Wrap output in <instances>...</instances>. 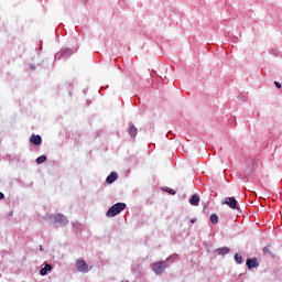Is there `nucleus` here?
I'll list each match as a JSON object with an SVG mask.
<instances>
[{
    "mask_svg": "<svg viewBox=\"0 0 282 282\" xmlns=\"http://www.w3.org/2000/svg\"><path fill=\"white\" fill-rule=\"evenodd\" d=\"M151 268L155 274H162L164 270L169 268V265L166 264V261H158V262H153L151 264Z\"/></svg>",
    "mask_w": 282,
    "mask_h": 282,
    "instance_id": "3",
    "label": "nucleus"
},
{
    "mask_svg": "<svg viewBox=\"0 0 282 282\" xmlns=\"http://www.w3.org/2000/svg\"><path fill=\"white\" fill-rule=\"evenodd\" d=\"M0 199H6V194H3L2 192H0Z\"/></svg>",
    "mask_w": 282,
    "mask_h": 282,
    "instance_id": "19",
    "label": "nucleus"
},
{
    "mask_svg": "<svg viewBox=\"0 0 282 282\" xmlns=\"http://www.w3.org/2000/svg\"><path fill=\"white\" fill-rule=\"evenodd\" d=\"M217 252H218V254L224 257V256L228 254V252H230V249L228 247H223V248L217 249Z\"/></svg>",
    "mask_w": 282,
    "mask_h": 282,
    "instance_id": "11",
    "label": "nucleus"
},
{
    "mask_svg": "<svg viewBox=\"0 0 282 282\" xmlns=\"http://www.w3.org/2000/svg\"><path fill=\"white\" fill-rule=\"evenodd\" d=\"M124 208H127V204L117 203L108 209L106 215H107V217H116V215H120V213H122V210H124Z\"/></svg>",
    "mask_w": 282,
    "mask_h": 282,
    "instance_id": "1",
    "label": "nucleus"
},
{
    "mask_svg": "<svg viewBox=\"0 0 282 282\" xmlns=\"http://www.w3.org/2000/svg\"><path fill=\"white\" fill-rule=\"evenodd\" d=\"M30 142H32V144H35V147H41V144L43 143V139L39 134H32L30 137Z\"/></svg>",
    "mask_w": 282,
    "mask_h": 282,
    "instance_id": "6",
    "label": "nucleus"
},
{
    "mask_svg": "<svg viewBox=\"0 0 282 282\" xmlns=\"http://www.w3.org/2000/svg\"><path fill=\"white\" fill-rule=\"evenodd\" d=\"M129 134L131 135V138H135V135H138V128L132 124L129 129Z\"/></svg>",
    "mask_w": 282,
    "mask_h": 282,
    "instance_id": "12",
    "label": "nucleus"
},
{
    "mask_svg": "<svg viewBox=\"0 0 282 282\" xmlns=\"http://www.w3.org/2000/svg\"><path fill=\"white\" fill-rule=\"evenodd\" d=\"M274 85H275V87H276L278 89H281V83L274 82Z\"/></svg>",
    "mask_w": 282,
    "mask_h": 282,
    "instance_id": "18",
    "label": "nucleus"
},
{
    "mask_svg": "<svg viewBox=\"0 0 282 282\" xmlns=\"http://www.w3.org/2000/svg\"><path fill=\"white\" fill-rule=\"evenodd\" d=\"M163 191H165V193H170V195H175V189L171 187H163Z\"/></svg>",
    "mask_w": 282,
    "mask_h": 282,
    "instance_id": "16",
    "label": "nucleus"
},
{
    "mask_svg": "<svg viewBox=\"0 0 282 282\" xmlns=\"http://www.w3.org/2000/svg\"><path fill=\"white\" fill-rule=\"evenodd\" d=\"M40 250H43V246H40Z\"/></svg>",
    "mask_w": 282,
    "mask_h": 282,
    "instance_id": "22",
    "label": "nucleus"
},
{
    "mask_svg": "<svg viewBox=\"0 0 282 282\" xmlns=\"http://www.w3.org/2000/svg\"><path fill=\"white\" fill-rule=\"evenodd\" d=\"M76 268H77L78 272H87V270L89 269V267L87 265V262H85V260H77Z\"/></svg>",
    "mask_w": 282,
    "mask_h": 282,
    "instance_id": "5",
    "label": "nucleus"
},
{
    "mask_svg": "<svg viewBox=\"0 0 282 282\" xmlns=\"http://www.w3.org/2000/svg\"><path fill=\"white\" fill-rule=\"evenodd\" d=\"M43 162H47V156L41 155L36 159V164H43Z\"/></svg>",
    "mask_w": 282,
    "mask_h": 282,
    "instance_id": "14",
    "label": "nucleus"
},
{
    "mask_svg": "<svg viewBox=\"0 0 282 282\" xmlns=\"http://www.w3.org/2000/svg\"><path fill=\"white\" fill-rule=\"evenodd\" d=\"M247 267L249 270H252V268H259V260H257V258H248Z\"/></svg>",
    "mask_w": 282,
    "mask_h": 282,
    "instance_id": "7",
    "label": "nucleus"
},
{
    "mask_svg": "<svg viewBox=\"0 0 282 282\" xmlns=\"http://www.w3.org/2000/svg\"><path fill=\"white\" fill-rule=\"evenodd\" d=\"M48 219L54 226H56V224H58V226H67V224H69V220L63 214L51 215L48 216Z\"/></svg>",
    "mask_w": 282,
    "mask_h": 282,
    "instance_id": "2",
    "label": "nucleus"
},
{
    "mask_svg": "<svg viewBox=\"0 0 282 282\" xmlns=\"http://www.w3.org/2000/svg\"><path fill=\"white\" fill-rule=\"evenodd\" d=\"M210 221H212V224H218L219 223V216H217V214H212L210 215Z\"/></svg>",
    "mask_w": 282,
    "mask_h": 282,
    "instance_id": "13",
    "label": "nucleus"
},
{
    "mask_svg": "<svg viewBox=\"0 0 282 282\" xmlns=\"http://www.w3.org/2000/svg\"><path fill=\"white\" fill-rule=\"evenodd\" d=\"M235 261L239 264L243 263V258L239 254V253H236L235 254Z\"/></svg>",
    "mask_w": 282,
    "mask_h": 282,
    "instance_id": "15",
    "label": "nucleus"
},
{
    "mask_svg": "<svg viewBox=\"0 0 282 282\" xmlns=\"http://www.w3.org/2000/svg\"><path fill=\"white\" fill-rule=\"evenodd\" d=\"M271 246H267L263 248L264 254H272V251H270Z\"/></svg>",
    "mask_w": 282,
    "mask_h": 282,
    "instance_id": "17",
    "label": "nucleus"
},
{
    "mask_svg": "<svg viewBox=\"0 0 282 282\" xmlns=\"http://www.w3.org/2000/svg\"><path fill=\"white\" fill-rule=\"evenodd\" d=\"M223 204H226L231 210H239V203L235 197H226Z\"/></svg>",
    "mask_w": 282,
    "mask_h": 282,
    "instance_id": "4",
    "label": "nucleus"
},
{
    "mask_svg": "<svg viewBox=\"0 0 282 282\" xmlns=\"http://www.w3.org/2000/svg\"><path fill=\"white\" fill-rule=\"evenodd\" d=\"M170 259H177V256H172L170 257Z\"/></svg>",
    "mask_w": 282,
    "mask_h": 282,
    "instance_id": "21",
    "label": "nucleus"
},
{
    "mask_svg": "<svg viewBox=\"0 0 282 282\" xmlns=\"http://www.w3.org/2000/svg\"><path fill=\"white\" fill-rule=\"evenodd\" d=\"M116 180H118V173L111 172V173L107 176L106 182H107V184H113V182H116Z\"/></svg>",
    "mask_w": 282,
    "mask_h": 282,
    "instance_id": "8",
    "label": "nucleus"
},
{
    "mask_svg": "<svg viewBox=\"0 0 282 282\" xmlns=\"http://www.w3.org/2000/svg\"><path fill=\"white\" fill-rule=\"evenodd\" d=\"M50 271H52L51 264H45V267L40 270V274L42 276H45V274H47V272H50Z\"/></svg>",
    "mask_w": 282,
    "mask_h": 282,
    "instance_id": "9",
    "label": "nucleus"
},
{
    "mask_svg": "<svg viewBox=\"0 0 282 282\" xmlns=\"http://www.w3.org/2000/svg\"><path fill=\"white\" fill-rule=\"evenodd\" d=\"M189 204H191L192 206H197V205L199 204V196L193 195V196L191 197V199H189Z\"/></svg>",
    "mask_w": 282,
    "mask_h": 282,
    "instance_id": "10",
    "label": "nucleus"
},
{
    "mask_svg": "<svg viewBox=\"0 0 282 282\" xmlns=\"http://www.w3.org/2000/svg\"><path fill=\"white\" fill-rule=\"evenodd\" d=\"M197 221V218H192L191 224H195Z\"/></svg>",
    "mask_w": 282,
    "mask_h": 282,
    "instance_id": "20",
    "label": "nucleus"
}]
</instances>
